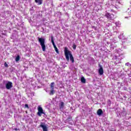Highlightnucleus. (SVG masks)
<instances>
[{"instance_id":"1","label":"nucleus","mask_w":131,"mask_h":131,"mask_svg":"<svg viewBox=\"0 0 131 131\" xmlns=\"http://www.w3.org/2000/svg\"><path fill=\"white\" fill-rule=\"evenodd\" d=\"M64 54L66 60L67 61H69L70 56V60L72 61V63H74V58H73V56H72V54H71L69 51H68L67 48H66L64 49Z\"/></svg>"},{"instance_id":"2","label":"nucleus","mask_w":131,"mask_h":131,"mask_svg":"<svg viewBox=\"0 0 131 131\" xmlns=\"http://www.w3.org/2000/svg\"><path fill=\"white\" fill-rule=\"evenodd\" d=\"M123 58H124L123 53L121 51H118L117 54L115 56V59L116 60H118V61H121Z\"/></svg>"},{"instance_id":"3","label":"nucleus","mask_w":131,"mask_h":131,"mask_svg":"<svg viewBox=\"0 0 131 131\" xmlns=\"http://www.w3.org/2000/svg\"><path fill=\"white\" fill-rule=\"evenodd\" d=\"M38 42L40 43V45L42 48V50L43 52H45L46 51V45H45V38H39V37H38Z\"/></svg>"},{"instance_id":"4","label":"nucleus","mask_w":131,"mask_h":131,"mask_svg":"<svg viewBox=\"0 0 131 131\" xmlns=\"http://www.w3.org/2000/svg\"><path fill=\"white\" fill-rule=\"evenodd\" d=\"M41 114H44V115H46V114L45 113V112H43V110L42 109V107L41 106L38 107V113L37 115L38 116H41Z\"/></svg>"},{"instance_id":"5","label":"nucleus","mask_w":131,"mask_h":131,"mask_svg":"<svg viewBox=\"0 0 131 131\" xmlns=\"http://www.w3.org/2000/svg\"><path fill=\"white\" fill-rule=\"evenodd\" d=\"M105 16L108 19V20H113L114 19V15L113 14H110L109 13H106L105 14Z\"/></svg>"},{"instance_id":"6","label":"nucleus","mask_w":131,"mask_h":131,"mask_svg":"<svg viewBox=\"0 0 131 131\" xmlns=\"http://www.w3.org/2000/svg\"><path fill=\"white\" fill-rule=\"evenodd\" d=\"M6 88L7 90H11L13 88V83L11 82H8L6 84Z\"/></svg>"},{"instance_id":"7","label":"nucleus","mask_w":131,"mask_h":131,"mask_svg":"<svg viewBox=\"0 0 131 131\" xmlns=\"http://www.w3.org/2000/svg\"><path fill=\"white\" fill-rule=\"evenodd\" d=\"M40 127H41L43 129V131H48V126H47V125L45 123H41L40 125Z\"/></svg>"},{"instance_id":"8","label":"nucleus","mask_w":131,"mask_h":131,"mask_svg":"<svg viewBox=\"0 0 131 131\" xmlns=\"http://www.w3.org/2000/svg\"><path fill=\"white\" fill-rule=\"evenodd\" d=\"M98 72L100 75H103V73H104V70H103V68L100 67V68L99 69Z\"/></svg>"},{"instance_id":"9","label":"nucleus","mask_w":131,"mask_h":131,"mask_svg":"<svg viewBox=\"0 0 131 131\" xmlns=\"http://www.w3.org/2000/svg\"><path fill=\"white\" fill-rule=\"evenodd\" d=\"M64 102H61L59 103V109H60V110H63V108H64Z\"/></svg>"},{"instance_id":"10","label":"nucleus","mask_w":131,"mask_h":131,"mask_svg":"<svg viewBox=\"0 0 131 131\" xmlns=\"http://www.w3.org/2000/svg\"><path fill=\"white\" fill-rule=\"evenodd\" d=\"M97 115H99V116H101V115L103 114V111H102L101 109H99L97 111Z\"/></svg>"},{"instance_id":"11","label":"nucleus","mask_w":131,"mask_h":131,"mask_svg":"<svg viewBox=\"0 0 131 131\" xmlns=\"http://www.w3.org/2000/svg\"><path fill=\"white\" fill-rule=\"evenodd\" d=\"M51 42H52V43L54 47V48H56V45H55V42L54 41V37L53 36H51Z\"/></svg>"},{"instance_id":"12","label":"nucleus","mask_w":131,"mask_h":131,"mask_svg":"<svg viewBox=\"0 0 131 131\" xmlns=\"http://www.w3.org/2000/svg\"><path fill=\"white\" fill-rule=\"evenodd\" d=\"M42 0H35V3H37L38 5H41L42 4Z\"/></svg>"},{"instance_id":"13","label":"nucleus","mask_w":131,"mask_h":131,"mask_svg":"<svg viewBox=\"0 0 131 131\" xmlns=\"http://www.w3.org/2000/svg\"><path fill=\"white\" fill-rule=\"evenodd\" d=\"M50 88L51 89H54V88H55V82H52L50 84Z\"/></svg>"},{"instance_id":"14","label":"nucleus","mask_w":131,"mask_h":131,"mask_svg":"<svg viewBox=\"0 0 131 131\" xmlns=\"http://www.w3.org/2000/svg\"><path fill=\"white\" fill-rule=\"evenodd\" d=\"M81 81L82 83H85V79L84 78V77H81Z\"/></svg>"},{"instance_id":"15","label":"nucleus","mask_w":131,"mask_h":131,"mask_svg":"<svg viewBox=\"0 0 131 131\" xmlns=\"http://www.w3.org/2000/svg\"><path fill=\"white\" fill-rule=\"evenodd\" d=\"M54 94H55V90L54 89H51L50 91V95H53Z\"/></svg>"},{"instance_id":"16","label":"nucleus","mask_w":131,"mask_h":131,"mask_svg":"<svg viewBox=\"0 0 131 131\" xmlns=\"http://www.w3.org/2000/svg\"><path fill=\"white\" fill-rule=\"evenodd\" d=\"M20 60V56L18 55L16 58H15V61L16 62H18Z\"/></svg>"},{"instance_id":"17","label":"nucleus","mask_w":131,"mask_h":131,"mask_svg":"<svg viewBox=\"0 0 131 131\" xmlns=\"http://www.w3.org/2000/svg\"><path fill=\"white\" fill-rule=\"evenodd\" d=\"M115 24L118 27H119V26H120V23L119 21L115 23Z\"/></svg>"},{"instance_id":"18","label":"nucleus","mask_w":131,"mask_h":131,"mask_svg":"<svg viewBox=\"0 0 131 131\" xmlns=\"http://www.w3.org/2000/svg\"><path fill=\"white\" fill-rule=\"evenodd\" d=\"M73 49L74 50H76V45H75V44H74V45H73Z\"/></svg>"},{"instance_id":"19","label":"nucleus","mask_w":131,"mask_h":131,"mask_svg":"<svg viewBox=\"0 0 131 131\" xmlns=\"http://www.w3.org/2000/svg\"><path fill=\"white\" fill-rule=\"evenodd\" d=\"M54 49L55 50V52H56V53H58V48H57V47H54Z\"/></svg>"},{"instance_id":"20","label":"nucleus","mask_w":131,"mask_h":131,"mask_svg":"<svg viewBox=\"0 0 131 131\" xmlns=\"http://www.w3.org/2000/svg\"><path fill=\"white\" fill-rule=\"evenodd\" d=\"M126 66H130V63L129 62H127L125 63Z\"/></svg>"},{"instance_id":"21","label":"nucleus","mask_w":131,"mask_h":131,"mask_svg":"<svg viewBox=\"0 0 131 131\" xmlns=\"http://www.w3.org/2000/svg\"><path fill=\"white\" fill-rule=\"evenodd\" d=\"M25 108H28V109L29 108V106H28V104H25Z\"/></svg>"},{"instance_id":"22","label":"nucleus","mask_w":131,"mask_h":131,"mask_svg":"<svg viewBox=\"0 0 131 131\" xmlns=\"http://www.w3.org/2000/svg\"><path fill=\"white\" fill-rule=\"evenodd\" d=\"M4 66H5V67H8V64H7V62H5V63H4Z\"/></svg>"},{"instance_id":"23","label":"nucleus","mask_w":131,"mask_h":131,"mask_svg":"<svg viewBox=\"0 0 131 131\" xmlns=\"http://www.w3.org/2000/svg\"><path fill=\"white\" fill-rule=\"evenodd\" d=\"M124 90L125 91V90H126V88H124Z\"/></svg>"},{"instance_id":"24","label":"nucleus","mask_w":131,"mask_h":131,"mask_svg":"<svg viewBox=\"0 0 131 131\" xmlns=\"http://www.w3.org/2000/svg\"><path fill=\"white\" fill-rule=\"evenodd\" d=\"M15 130H17V128H15Z\"/></svg>"}]
</instances>
